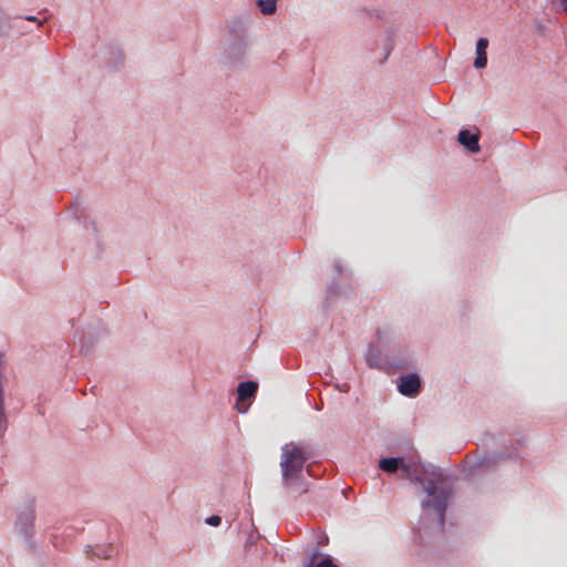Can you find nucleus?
<instances>
[{
    "label": "nucleus",
    "mask_w": 567,
    "mask_h": 567,
    "mask_svg": "<svg viewBox=\"0 0 567 567\" xmlns=\"http://www.w3.org/2000/svg\"><path fill=\"white\" fill-rule=\"evenodd\" d=\"M247 44L243 39H238L230 43L225 50V58L228 63H240L244 59Z\"/></svg>",
    "instance_id": "nucleus-13"
},
{
    "label": "nucleus",
    "mask_w": 567,
    "mask_h": 567,
    "mask_svg": "<svg viewBox=\"0 0 567 567\" xmlns=\"http://www.w3.org/2000/svg\"><path fill=\"white\" fill-rule=\"evenodd\" d=\"M556 3H557V1H556V0H551V6H553V7H555V6H556Z\"/></svg>",
    "instance_id": "nucleus-32"
},
{
    "label": "nucleus",
    "mask_w": 567,
    "mask_h": 567,
    "mask_svg": "<svg viewBox=\"0 0 567 567\" xmlns=\"http://www.w3.org/2000/svg\"><path fill=\"white\" fill-rule=\"evenodd\" d=\"M3 353L0 351V441L3 439L7 429H8V417L4 409V391H3V380L4 375L2 373L3 369Z\"/></svg>",
    "instance_id": "nucleus-14"
},
{
    "label": "nucleus",
    "mask_w": 567,
    "mask_h": 567,
    "mask_svg": "<svg viewBox=\"0 0 567 567\" xmlns=\"http://www.w3.org/2000/svg\"><path fill=\"white\" fill-rule=\"evenodd\" d=\"M343 386H344V389H342L341 391L347 392V391H348V389H349V385H348V384H344Z\"/></svg>",
    "instance_id": "nucleus-30"
},
{
    "label": "nucleus",
    "mask_w": 567,
    "mask_h": 567,
    "mask_svg": "<svg viewBox=\"0 0 567 567\" xmlns=\"http://www.w3.org/2000/svg\"><path fill=\"white\" fill-rule=\"evenodd\" d=\"M305 567H339V565L331 555L316 549L309 559L305 561Z\"/></svg>",
    "instance_id": "nucleus-15"
},
{
    "label": "nucleus",
    "mask_w": 567,
    "mask_h": 567,
    "mask_svg": "<svg viewBox=\"0 0 567 567\" xmlns=\"http://www.w3.org/2000/svg\"><path fill=\"white\" fill-rule=\"evenodd\" d=\"M350 292H351V289L350 288L349 289L341 288L339 286V284L337 282L336 278L332 280V282L327 288L328 296H336V295L349 296Z\"/></svg>",
    "instance_id": "nucleus-18"
},
{
    "label": "nucleus",
    "mask_w": 567,
    "mask_h": 567,
    "mask_svg": "<svg viewBox=\"0 0 567 567\" xmlns=\"http://www.w3.org/2000/svg\"><path fill=\"white\" fill-rule=\"evenodd\" d=\"M458 143L470 153L476 154L481 151L480 137L468 128H462L457 134Z\"/></svg>",
    "instance_id": "nucleus-12"
},
{
    "label": "nucleus",
    "mask_w": 567,
    "mask_h": 567,
    "mask_svg": "<svg viewBox=\"0 0 567 567\" xmlns=\"http://www.w3.org/2000/svg\"><path fill=\"white\" fill-rule=\"evenodd\" d=\"M258 392V383L252 380L241 381L237 385V400L235 409L244 414L248 411Z\"/></svg>",
    "instance_id": "nucleus-10"
},
{
    "label": "nucleus",
    "mask_w": 567,
    "mask_h": 567,
    "mask_svg": "<svg viewBox=\"0 0 567 567\" xmlns=\"http://www.w3.org/2000/svg\"><path fill=\"white\" fill-rule=\"evenodd\" d=\"M334 271L338 276L343 274V267L339 260H336L334 262Z\"/></svg>",
    "instance_id": "nucleus-25"
},
{
    "label": "nucleus",
    "mask_w": 567,
    "mask_h": 567,
    "mask_svg": "<svg viewBox=\"0 0 567 567\" xmlns=\"http://www.w3.org/2000/svg\"><path fill=\"white\" fill-rule=\"evenodd\" d=\"M278 0H257L256 6L264 16H271L277 11Z\"/></svg>",
    "instance_id": "nucleus-17"
},
{
    "label": "nucleus",
    "mask_w": 567,
    "mask_h": 567,
    "mask_svg": "<svg viewBox=\"0 0 567 567\" xmlns=\"http://www.w3.org/2000/svg\"><path fill=\"white\" fill-rule=\"evenodd\" d=\"M395 383L398 392L410 399L416 398L423 388L422 379L416 372L399 375Z\"/></svg>",
    "instance_id": "nucleus-9"
},
{
    "label": "nucleus",
    "mask_w": 567,
    "mask_h": 567,
    "mask_svg": "<svg viewBox=\"0 0 567 567\" xmlns=\"http://www.w3.org/2000/svg\"><path fill=\"white\" fill-rule=\"evenodd\" d=\"M310 454L306 446L293 442L281 447V481L285 488L301 495L308 491L303 477V470Z\"/></svg>",
    "instance_id": "nucleus-2"
},
{
    "label": "nucleus",
    "mask_w": 567,
    "mask_h": 567,
    "mask_svg": "<svg viewBox=\"0 0 567 567\" xmlns=\"http://www.w3.org/2000/svg\"><path fill=\"white\" fill-rule=\"evenodd\" d=\"M69 213L73 217L74 220L82 224L85 231H87V236L92 237V239L97 241V228L93 220L86 215V208L76 197L74 202L69 207Z\"/></svg>",
    "instance_id": "nucleus-11"
},
{
    "label": "nucleus",
    "mask_w": 567,
    "mask_h": 567,
    "mask_svg": "<svg viewBox=\"0 0 567 567\" xmlns=\"http://www.w3.org/2000/svg\"><path fill=\"white\" fill-rule=\"evenodd\" d=\"M393 37H394V32L392 30H388L386 31V43L384 45L385 55H384L383 60L381 61L382 63L389 58L391 51L393 50Z\"/></svg>",
    "instance_id": "nucleus-20"
},
{
    "label": "nucleus",
    "mask_w": 567,
    "mask_h": 567,
    "mask_svg": "<svg viewBox=\"0 0 567 567\" xmlns=\"http://www.w3.org/2000/svg\"><path fill=\"white\" fill-rule=\"evenodd\" d=\"M205 523L209 526L217 527L221 524V516L219 515H210L205 519Z\"/></svg>",
    "instance_id": "nucleus-23"
},
{
    "label": "nucleus",
    "mask_w": 567,
    "mask_h": 567,
    "mask_svg": "<svg viewBox=\"0 0 567 567\" xmlns=\"http://www.w3.org/2000/svg\"><path fill=\"white\" fill-rule=\"evenodd\" d=\"M415 536H416V537H421V530H420V528H417V532H415Z\"/></svg>",
    "instance_id": "nucleus-29"
},
{
    "label": "nucleus",
    "mask_w": 567,
    "mask_h": 567,
    "mask_svg": "<svg viewBox=\"0 0 567 567\" xmlns=\"http://www.w3.org/2000/svg\"><path fill=\"white\" fill-rule=\"evenodd\" d=\"M35 509L34 499L28 501L25 506L19 511L14 522V530L23 537L29 549L34 548L33 534H34Z\"/></svg>",
    "instance_id": "nucleus-6"
},
{
    "label": "nucleus",
    "mask_w": 567,
    "mask_h": 567,
    "mask_svg": "<svg viewBox=\"0 0 567 567\" xmlns=\"http://www.w3.org/2000/svg\"><path fill=\"white\" fill-rule=\"evenodd\" d=\"M372 369L385 372L408 369L413 363L412 355L409 349L401 342V339L392 352L390 360L378 357V360L372 358Z\"/></svg>",
    "instance_id": "nucleus-5"
},
{
    "label": "nucleus",
    "mask_w": 567,
    "mask_h": 567,
    "mask_svg": "<svg viewBox=\"0 0 567 567\" xmlns=\"http://www.w3.org/2000/svg\"><path fill=\"white\" fill-rule=\"evenodd\" d=\"M421 463L412 455L385 456L378 461V468L388 475L402 472V477L412 483H417L426 493L427 498L421 505L424 511L434 509L437 516V528L443 532L445 513L447 509L451 489L444 486V482L425 478L421 475Z\"/></svg>",
    "instance_id": "nucleus-1"
},
{
    "label": "nucleus",
    "mask_w": 567,
    "mask_h": 567,
    "mask_svg": "<svg viewBox=\"0 0 567 567\" xmlns=\"http://www.w3.org/2000/svg\"><path fill=\"white\" fill-rule=\"evenodd\" d=\"M17 20H25V21H31V22H35L38 24V27H40L43 21L47 20V18H43L42 20H40L37 16H25V17H19L17 18Z\"/></svg>",
    "instance_id": "nucleus-24"
},
{
    "label": "nucleus",
    "mask_w": 567,
    "mask_h": 567,
    "mask_svg": "<svg viewBox=\"0 0 567 567\" xmlns=\"http://www.w3.org/2000/svg\"><path fill=\"white\" fill-rule=\"evenodd\" d=\"M327 542H328V537H326V539H321V542H319V545H320V546H323V545H326V544H327Z\"/></svg>",
    "instance_id": "nucleus-28"
},
{
    "label": "nucleus",
    "mask_w": 567,
    "mask_h": 567,
    "mask_svg": "<svg viewBox=\"0 0 567 567\" xmlns=\"http://www.w3.org/2000/svg\"><path fill=\"white\" fill-rule=\"evenodd\" d=\"M14 27L10 20L0 10V37L8 35L10 30Z\"/></svg>",
    "instance_id": "nucleus-19"
},
{
    "label": "nucleus",
    "mask_w": 567,
    "mask_h": 567,
    "mask_svg": "<svg viewBox=\"0 0 567 567\" xmlns=\"http://www.w3.org/2000/svg\"><path fill=\"white\" fill-rule=\"evenodd\" d=\"M375 338V342H371L364 353L367 365L371 369L372 358L378 360V357H381V359L390 360L400 340L398 333L390 328H379Z\"/></svg>",
    "instance_id": "nucleus-4"
},
{
    "label": "nucleus",
    "mask_w": 567,
    "mask_h": 567,
    "mask_svg": "<svg viewBox=\"0 0 567 567\" xmlns=\"http://www.w3.org/2000/svg\"><path fill=\"white\" fill-rule=\"evenodd\" d=\"M87 554H92L99 558L109 559L117 554V548L113 544L97 545L94 548L87 546Z\"/></svg>",
    "instance_id": "nucleus-16"
},
{
    "label": "nucleus",
    "mask_w": 567,
    "mask_h": 567,
    "mask_svg": "<svg viewBox=\"0 0 567 567\" xmlns=\"http://www.w3.org/2000/svg\"><path fill=\"white\" fill-rule=\"evenodd\" d=\"M488 39L487 38H480L477 41H476V45H475V53L478 54V53H482V54H487V48H488Z\"/></svg>",
    "instance_id": "nucleus-21"
},
{
    "label": "nucleus",
    "mask_w": 567,
    "mask_h": 567,
    "mask_svg": "<svg viewBox=\"0 0 567 567\" xmlns=\"http://www.w3.org/2000/svg\"><path fill=\"white\" fill-rule=\"evenodd\" d=\"M254 542H255V540H254V537H252V535L250 534V535L248 536L247 540H246V546H250V545H252V544H254Z\"/></svg>",
    "instance_id": "nucleus-27"
},
{
    "label": "nucleus",
    "mask_w": 567,
    "mask_h": 567,
    "mask_svg": "<svg viewBox=\"0 0 567 567\" xmlns=\"http://www.w3.org/2000/svg\"><path fill=\"white\" fill-rule=\"evenodd\" d=\"M517 456L518 450L513 445L506 451L484 453V455L481 457L470 454L465 460L467 465L465 476L467 480H470L475 475L476 471L494 470L499 463L514 460Z\"/></svg>",
    "instance_id": "nucleus-3"
},
{
    "label": "nucleus",
    "mask_w": 567,
    "mask_h": 567,
    "mask_svg": "<svg viewBox=\"0 0 567 567\" xmlns=\"http://www.w3.org/2000/svg\"><path fill=\"white\" fill-rule=\"evenodd\" d=\"M94 58L101 66L110 70H118L124 64L122 49L113 43L102 45Z\"/></svg>",
    "instance_id": "nucleus-7"
},
{
    "label": "nucleus",
    "mask_w": 567,
    "mask_h": 567,
    "mask_svg": "<svg viewBox=\"0 0 567 567\" xmlns=\"http://www.w3.org/2000/svg\"><path fill=\"white\" fill-rule=\"evenodd\" d=\"M487 65V54H476L473 66L477 70L484 69Z\"/></svg>",
    "instance_id": "nucleus-22"
},
{
    "label": "nucleus",
    "mask_w": 567,
    "mask_h": 567,
    "mask_svg": "<svg viewBox=\"0 0 567 567\" xmlns=\"http://www.w3.org/2000/svg\"><path fill=\"white\" fill-rule=\"evenodd\" d=\"M107 334V329L101 320H94L89 323L81 332L80 342L82 351L89 352L90 349Z\"/></svg>",
    "instance_id": "nucleus-8"
},
{
    "label": "nucleus",
    "mask_w": 567,
    "mask_h": 567,
    "mask_svg": "<svg viewBox=\"0 0 567 567\" xmlns=\"http://www.w3.org/2000/svg\"><path fill=\"white\" fill-rule=\"evenodd\" d=\"M307 472H308V474H309V475H312V473H311V468H310V465H309V466H307Z\"/></svg>",
    "instance_id": "nucleus-31"
},
{
    "label": "nucleus",
    "mask_w": 567,
    "mask_h": 567,
    "mask_svg": "<svg viewBox=\"0 0 567 567\" xmlns=\"http://www.w3.org/2000/svg\"><path fill=\"white\" fill-rule=\"evenodd\" d=\"M560 8L558 10L567 12V0H558Z\"/></svg>",
    "instance_id": "nucleus-26"
}]
</instances>
